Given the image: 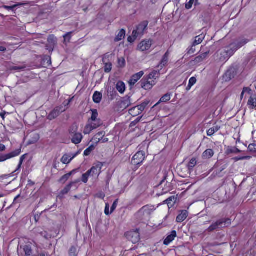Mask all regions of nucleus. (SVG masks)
Returning <instances> with one entry per match:
<instances>
[{"label":"nucleus","instance_id":"28","mask_svg":"<svg viewBox=\"0 0 256 256\" xmlns=\"http://www.w3.org/2000/svg\"><path fill=\"white\" fill-rule=\"evenodd\" d=\"M248 106L251 110L256 108V96H250L248 102Z\"/></svg>","mask_w":256,"mask_h":256},{"label":"nucleus","instance_id":"46","mask_svg":"<svg viewBox=\"0 0 256 256\" xmlns=\"http://www.w3.org/2000/svg\"><path fill=\"white\" fill-rule=\"evenodd\" d=\"M23 5L22 3H18V4H14L12 6H4V8L8 10H14V8L19 6Z\"/></svg>","mask_w":256,"mask_h":256},{"label":"nucleus","instance_id":"13","mask_svg":"<svg viewBox=\"0 0 256 256\" xmlns=\"http://www.w3.org/2000/svg\"><path fill=\"white\" fill-rule=\"evenodd\" d=\"M132 104L130 97L126 96L121 98L120 100L118 102V106L121 110H125Z\"/></svg>","mask_w":256,"mask_h":256},{"label":"nucleus","instance_id":"35","mask_svg":"<svg viewBox=\"0 0 256 256\" xmlns=\"http://www.w3.org/2000/svg\"><path fill=\"white\" fill-rule=\"evenodd\" d=\"M26 156H27V154H24L20 156V158L16 170L14 172V173H16L17 172V174H18L20 172V168L22 167V165L24 159L26 158Z\"/></svg>","mask_w":256,"mask_h":256},{"label":"nucleus","instance_id":"56","mask_svg":"<svg viewBox=\"0 0 256 256\" xmlns=\"http://www.w3.org/2000/svg\"><path fill=\"white\" fill-rule=\"evenodd\" d=\"M195 46H193V44L192 46L188 48L187 53L189 54H194L196 52V48H194Z\"/></svg>","mask_w":256,"mask_h":256},{"label":"nucleus","instance_id":"39","mask_svg":"<svg viewBox=\"0 0 256 256\" xmlns=\"http://www.w3.org/2000/svg\"><path fill=\"white\" fill-rule=\"evenodd\" d=\"M117 66L118 68H124L126 66V60L124 57L118 58Z\"/></svg>","mask_w":256,"mask_h":256},{"label":"nucleus","instance_id":"57","mask_svg":"<svg viewBox=\"0 0 256 256\" xmlns=\"http://www.w3.org/2000/svg\"><path fill=\"white\" fill-rule=\"evenodd\" d=\"M109 204H106V207L104 209V213L106 215L108 216L111 214L112 212H110V211H109Z\"/></svg>","mask_w":256,"mask_h":256},{"label":"nucleus","instance_id":"37","mask_svg":"<svg viewBox=\"0 0 256 256\" xmlns=\"http://www.w3.org/2000/svg\"><path fill=\"white\" fill-rule=\"evenodd\" d=\"M78 130V126L76 123L73 124L68 129V133L70 135L72 136L73 134L78 133L77 131Z\"/></svg>","mask_w":256,"mask_h":256},{"label":"nucleus","instance_id":"14","mask_svg":"<svg viewBox=\"0 0 256 256\" xmlns=\"http://www.w3.org/2000/svg\"><path fill=\"white\" fill-rule=\"evenodd\" d=\"M110 56V55L107 53L104 54L102 58V61L104 64V71L106 73L110 72L112 70V64L110 62H106L108 61Z\"/></svg>","mask_w":256,"mask_h":256},{"label":"nucleus","instance_id":"10","mask_svg":"<svg viewBox=\"0 0 256 256\" xmlns=\"http://www.w3.org/2000/svg\"><path fill=\"white\" fill-rule=\"evenodd\" d=\"M238 50V48L235 46L230 48V50H226L220 54L221 56L219 58L220 62H224L228 60L230 57L234 55V52Z\"/></svg>","mask_w":256,"mask_h":256},{"label":"nucleus","instance_id":"12","mask_svg":"<svg viewBox=\"0 0 256 256\" xmlns=\"http://www.w3.org/2000/svg\"><path fill=\"white\" fill-rule=\"evenodd\" d=\"M65 110L62 106H58L56 107L48 114L47 118L50 120L55 119L59 116L60 113Z\"/></svg>","mask_w":256,"mask_h":256},{"label":"nucleus","instance_id":"30","mask_svg":"<svg viewBox=\"0 0 256 256\" xmlns=\"http://www.w3.org/2000/svg\"><path fill=\"white\" fill-rule=\"evenodd\" d=\"M48 44L56 46L57 44V38L54 34H50L48 38Z\"/></svg>","mask_w":256,"mask_h":256},{"label":"nucleus","instance_id":"31","mask_svg":"<svg viewBox=\"0 0 256 256\" xmlns=\"http://www.w3.org/2000/svg\"><path fill=\"white\" fill-rule=\"evenodd\" d=\"M173 189V186L172 184L170 182H166L164 185V187L162 188V194H166L170 191H171Z\"/></svg>","mask_w":256,"mask_h":256},{"label":"nucleus","instance_id":"43","mask_svg":"<svg viewBox=\"0 0 256 256\" xmlns=\"http://www.w3.org/2000/svg\"><path fill=\"white\" fill-rule=\"evenodd\" d=\"M24 251L26 256H30L32 254V248L30 246L26 245L24 247Z\"/></svg>","mask_w":256,"mask_h":256},{"label":"nucleus","instance_id":"21","mask_svg":"<svg viewBox=\"0 0 256 256\" xmlns=\"http://www.w3.org/2000/svg\"><path fill=\"white\" fill-rule=\"evenodd\" d=\"M82 138V134L80 132H78L72 135V142L75 144H79L81 142Z\"/></svg>","mask_w":256,"mask_h":256},{"label":"nucleus","instance_id":"60","mask_svg":"<svg viewBox=\"0 0 256 256\" xmlns=\"http://www.w3.org/2000/svg\"><path fill=\"white\" fill-rule=\"evenodd\" d=\"M54 47H55V46H50L48 44H47L46 45V50H48L49 51V52H52L54 50Z\"/></svg>","mask_w":256,"mask_h":256},{"label":"nucleus","instance_id":"34","mask_svg":"<svg viewBox=\"0 0 256 256\" xmlns=\"http://www.w3.org/2000/svg\"><path fill=\"white\" fill-rule=\"evenodd\" d=\"M171 98V94L168 93L164 95L160 99V101L158 102L155 106L158 105L160 102H166L169 101Z\"/></svg>","mask_w":256,"mask_h":256},{"label":"nucleus","instance_id":"50","mask_svg":"<svg viewBox=\"0 0 256 256\" xmlns=\"http://www.w3.org/2000/svg\"><path fill=\"white\" fill-rule=\"evenodd\" d=\"M94 150V146H90L87 148L84 152V155L85 156H88L90 154L91 152Z\"/></svg>","mask_w":256,"mask_h":256},{"label":"nucleus","instance_id":"40","mask_svg":"<svg viewBox=\"0 0 256 256\" xmlns=\"http://www.w3.org/2000/svg\"><path fill=\"white\" fill-rule=\"evenodd\" d=\"M234 74H232V72L230 70H228L224 74V78L226 81H230L234 77Z\"/></svg>","mask_w":256,"mask_h":256},{"label":"nucleus","instance_id":"25","mask_svg":"<svg viewBox=\"0 0 256 256\" xmlns=\"http://www.w3.org/2000/svg\"><path fill=\"white\" fill-rule=\"evenodd\" d=\"M208 52H204L199 55L198 56L195 58L194 60H193L194 64H198L202 62L204 60H205L208 55Z\"/></svg>","mask_w":256,"mask_h":256},{"label":"nucleus","instance_id":"55","mask_svg":"<svg viewBox=\"0 0 256 256\" xmlns=\"http://www.w3.org/2000/svg\"><path fill=\"white\" fill-rule=\"evenodd\" d=\"M138 38V36H134L133 34V32H132V36H129L128 38V40L130 42H133L135 41V40Z\"/></svg>","mask_w":256,"mask_h":256},{"label":"nucleus","instance_id":"1","mask_svg":"<svg viewBox=\"0 0 256 256\" xmlns=\"http://www.w3.org/2000/svg\"><path fill=\"white\" fill-rule=\"evenodd\" d=\"M103 166V164L100 162L94 164L90 169L82 175L81 180L84 183L86 184L90 176H96L98 178L102 172V169Z\"/></svg>","mask_w":256,"mask_h":256},{"label":"nucleus","instance_id":"63","mask_svg":"<svg viewBox=\"0 0 256 256\" xmlns=\"http://www.w3.org/2000/svg\"><path fill=\"white\" fill-rule=\"evenodd\" d=\"M142 116L138 117L134 121L132 122H131L130 124L132 126H134V125L136 124L138 122H139L140 121V120L142 118Z\"/></svg>","mask_w":256,"mask_h":256},{"label":"nucleus","instance_id":"5","mask_svg":"<svg viewBox=\"0 0 256 256\" xmlns=\"http://www.w3.org/2000/svg\"><path fill=\"white\" fill-rule=\"evenodd\" d=\"M125 236L128 240L132 242L133 244H136L140 240V229L136 228L127 232L125 234Z\"/></svg>","mask_w":256,"mask_h":256},{"label":"nucleus","instance_id":"52","mask_svg":"<svg viewBox=\"0 0 256 256\" xmlns=\"http://www.w3.org/2000/svg\"><path fill=\"white\" fill-rule=\"evenodd\" d=\"M118 199H116L114 201L110 208V212H112L116 210L118 206Z\"/></svg>","mask_w":256,"mask_h":256},{"label":"nucleus","instance_id":"38","mask_svg":"<svg viewBox=\"0 0 256 256\" xmlns=\"http://www.w3.org/2000/svg\"><path fill=\"white\" fill-rule=\"evenodd\" d=\"M241 152L242 151L240 150H239L238 148L236 147H234V148L231 147V148H228L226 150V153L227 154H238V153Z\"/></svg>","mask_w":256,"mask_h":256},{"label":"nucleus","instance_id":"20","mask_svg":"<svg viewBox=\"0 0 256 256\" xmlns=\"http://www.w3.org/2000/svg\"><path fill=\"white\" fill-rule=\"evenodd\" d=\"M176 236V230L172 231L170 234H168L164 241V245H168L172 242Z\"/></svg>","mask_w":256,"mask_h":256},{"label":"nucleus","instance_id":"24","mask_svg":"<svg viewBox=\"0 0 256 256\" xmlns=\"http://www.w3.org/2000/svg\"><path fill=\"white\" fill-rule=\"evenodd\" d=\"M214 151L211 148L206 150L202 154V158L204 160L210 159L214 155Z\"/></svg>","mask_w":256,"mask_h":256},{"label":"nucleus","instance_id":"3","mask_svg":"<svg viewBox=\"0 0 256 256\" xmlns=\"http://www.w3.org/2000/svg\"><path fill=\"white\" fill-rule=\"evenodd\" d=\"M232 220L229 218H223L213 222L207 229L208 232H212L220 228L228 227L230 225Z\"/></svg>","mask_w":256,"mask_h":256},{"label":"nucleus","instance_id":"19","mask_svg":"<svg viewBox=\"0 0 256 256\" xmlns=\"http://www.w3.org/2000/svg\"><path fill=\"white\" fill-rule=\"evenodd\" d=\"M90 111L92 112V116L90 118L88 119V123H90V122H94V123L100 124V120L97 118L98 116V112L97 110L91 109Z\"/></svg>","mask_w":256,"mask_h":256},{"label":"nucleus","instance_id":"48","mask_svg":"<svg viewBox=\"0 0 256 256\" xmlns=\"http://www.w3.org/2000/svg\"><path fill=\"white\" fill-rule=\"evenodd\" d=\"M203 41V38H202L200 37V36H196L195 38V40L193 42V46H196L200 44H201Z\"/></svg>","mask_w":256,"mask_h":256},{"label":"nucleus","instance_id":"29","mask_svg":"<svg viewBox=\"0 0 256 256\" xmlns=\"http://www.w3.org/2000/svg\"><path fill=\"white\" fill-rule=\"evenodd\" d=\"M104 134L105 132L104 131L100 132L94 136L92 140L96 143H98L103 139Z\"/></svg>","mask_w":256,"mask_h":256},{"label":"nucleus","instance_id":"54","mask_svg":"<svg viewBox=\"0 0 256 256\" xmlns=\"http://www.w3.org/2000/svg\"><path fill=\"white\" fill-rule=\"evenodd\" d=\"M194 0H190L186 4V8L188 10H190L192 8V4H194Z\"/></svg>","mask_w":256,"mask_h":256},{"label":"nucleus","instance_id":"36","mask_svg":"<svg viewBox=\"0 0 256 256\" xmlns=\"http://www.w3.org/2000/svg\"><path fill=\"white\" fill-rule=\"evenodd\" d=\"M220 129V126H216L210 128L207 130V135L208 136H212L214 134L218 132Z\"/></svg>","mask_w":256,"mask_h":256},{"label":"nucleus","instance_id":"33","mask_svg":"<svg viewBox=\"0 0 256 256\" xmlns=\"http://www.w3.org/2000/svg\"><path fill=\"white\" fill-rule=\"evenodd\" d=\"M108 96L110 100H114L116 96H118L117 92L114 90V89L110 88L108 90Z\"/></svg>","mask_w":256,"mask_h":256},{"label":"nucleus","instance_id":"18","mask_svg":"<svg viewBox=\"0 0 256 256\" xmlns=\"http://www.w3.org/2000/svg\"><path fill=\"white\" fill-rule=\"evenodd\" d=\"M160 72L159 71L156 70H153L152 72H150L148 75L146 76H144L143 78H146V80H148V81H152V82L156 83V80L160 76Z\"/></svg>","mask_w":256,"mask_h":256},{"label":"nucleus","instance_id":"32","mask_svg":"<svg viewBox=\"0 0 256 256\" xmlns=\"http://www.w3.org/2000/svg\"><path fill=\"white\" fill-rule=\"evenodd\" d=\"M93 100L95 103L98 104L102 98V94L98 92H96L92 96Z\"/></svg>","mask_w":256,"mask_h":256},{"label":"nucleus","instance_id":"2","mask_svg":"<svg viewBox=\"0 0 256 256\" xmlns=\"http://www.w3.org/2000/svg\"><path fill=\"white\" fill-rule=\"evenodd\" d=\"M156 210L154 206L146 205L142 207L137 212V217L140 220L149 218L151 214Z\"/></svg>","mask_w":256,"mask_h":256},{"label":"nucleus","instance_id":"7","mask_svg":"<svg viewBox=\"0 0 256 256\" xmlns=\"http://www.w3.org/2000/svg\"><path fill=\"white\" fill-rule=\"evenodd\" d=\"M145 158V152L144 151L138 152L132 157V164L136 166L140 165Z\"/></svg>","mask_w":256,"mask_h":256},{"label":"nucleus","instance_id":"8","mask_svg":"<svg viewBox=\"0 0 256 256\" xmlns=\"http://www.w3.org/2000/svg\"><path fill=\"white\" fill-rule=\"evenodd\" d=\"M170 56V52L168 50L164 55L162 56V59L160 61L158 64L156 66V68H158V71H159V72L162 70L163 68L166 66L169 62V58Z\"/></svg>","mask_w":256,"mask_h":256},{"label":"nucleus","instance_id":"62","mask_svg":"<svg viewBox=\"0 0 256 256\" xmlns=\"http://www.w3.org/2000/svg\"><path fill=\"white\" fill-rule=\"evenodd\" d=\"M40 234L46 240H48L50 238L46 232H40Z\"/></svg>","mask_w":256,"mask_h":256},{"label":"nucleus","instance_id":"41","mask_svg":"<svg viewBox=\"0 0 256 256\" xmlns=\"http://www.w3.org/2000/svg\"><path fill=\"white\" fill-rule=\"evenodd\" d=\"M72 182H70V184H68L66 185L64 189H62L60 192V194L61 195H62V196H64L66 194H67L70 190L71 189V188H72Z\"/></svg>","mask_w":256,"mask_h":256},{"label":"nucleus","instance_id":"51","mask_svg":"<svg viewBox=\"0 0 256 256\" xmlns=\"http://www.w3.org/2000/svg\"><path fill=\"white\" fill-rule=\"evenodd\" d=\"M72 32H70L66 33L64 36V40L70 42L72 38Z\"/></svg>","mask_w":256,"mask_h":256},{"label":"nucleus","instance_id":"53","mask_svg":"<svg viewBox=\"0 0 256 256\" xmlns=\"http://www.w3.org/2000/svg\"><path fill=\"white\" fill-rule=\"evenodd\" d=\"M248 158V156H236V157H234V158L232 159L235 161V162H238V160H246Z\"/></svg>","mask_w":256,"mask_h":256},{"label":"nucleus","instance_id":"42","mask_svg":"<svg viewBox=\"0 0 256 256\" xmlns=\"http://www.w3.org/2000/svg\"><path fill=\"white\" fill-rule=\"evenodd\" d=\"M197 161L196 158H192L188 164V168L189 170H192L196 164Z\"/></svg>","mask_w":256,"mask_h":256},{"label":"nucleus","instance_id":"9","mask_svg":"<svg viewBox=\"0 0 256 256\" xmlns=\"http://www.w3.org/2000/svg\"><path fill=\"white\" fill-rule=\"evenodd\" d=\"M22 152V146L8 154L0 156V162H4L8 160L18 156Z\"/></svg>","mask_w":256,"mask_h":256},{"label":"nucleus","instance_id":"17","mask_svg":"<svg viewBox=\"0 0 256 256\" xmlns=\"http://www.w3.org/2000/svg\"><path fill=\"white\" fill-rule=\"evenodd\" d=\"M144 73L142 71H140L134 75H132L129 81V84L131 86L134 85L140 79V78L143 76Z\"/></svg>","mask_w":256,"mask_h":256},{"label":"nucleus","instance_id":"47","mask_svg":"<svg viewBox=\"0 0 256 256\" xmlns=\"http://www.w3.org/2000/svg\"><path fill=\"white\" fill-rule=\"evenodd\" d=\"M248 42L249 40L247 39H243L240 42H239L236 46L238 49L242 47V46H244V45H245Z\"/></svg>","mask_w":256,"mask_h":256},{"label":"nucleus","instance_id":"26","mask_svg":"<svg viewBox=\"0 0 256 256\" xmlns=\"http://www.w3.org/2000/svg\"><path fill=\"white\" fill-rule=\"evenodd\" d=\"M126 36V30L122 28L121 29L118 34L116 35L114 41L115 42H118L120 40H122V39H124L125 38Z\"/></svg>","mask_w":256,"mask_h":256},{"label":"nucleus","instance_id":"59","mask_svg":"<svg viewBox=\"0 0 256 256\" xmlns=\"http://www.w3.org/2000/svg\"><path fill=\"white\" fill-rule=\"evenodd\" d=\"M44 60V62L46 61L48 66H50L52 64L51 58L50 56H46Z\"/></svg>","mask_w":256,"mask_h":256},{"label":"nucleus","instance_id":"23","mask_svg":"<svg viewBox=\"0 0 256 256\" xmlns=\"http://www.w3.org/2000/svg\"><path fill=\"white\" fill-rule=\"evenodd\" d=\"M116 90L120 94H124L126 90V85L124 82L121 80L118 81L116 85Z\"/></svg>","mask_w":256,"mask_h":256},{"label":"nucleus","instance_id":"15","mask_svg":"<svg viewBox=\"0 0 256 256\" xmlns=\"http://www.w3.org/2000/svg\"><path fill=\"white\" fill-rule=\"evenodd\" d=\"M141 87L145 90H149L156 84V82L152 81H148V80L142 78L140 82Z\"/></svg>","mask_w":256,"mask_h":256},{"label":"nucleus","instance_id":"6","mask_svg":"<svg viewBox=\"0 0 256 256\" xmlns=\"http://www.w3.org/2000/svg\"><path fill=\"white\" fill-rule=\"evenodd\" d=\"M148 102H144L140 105L134 106L129 110V114L133 117L141 114L148 105Z\"/></svg>","mask_w":256,"mask_h":256},{"label":"nucleus","instance_id":"45","mask_svg":"<svg viewBox=\"0 0 256 256\" xmlns=\"http://www.w3.org/2000/svg\"><path fill=\"white\" fill-rule=\"evenodd\" d=\"M72 173V172H70L62 176L60 180V182H65L70 178Z\"/></svg>","mask_w":256,"mask_h":256},{"label":"nucleus","instance_id":"22","mask_svg":"<svg viewBox=\"0 0 256 256\" xmlns=\"http://www.w3.org/2000/svg\"><path fill=\"white\" fill-rule=\"evenodd\" d=\"M188 216V212L187 210H182L180 213L177 216L176 221L178 222H182L187 218Z\"/></svg>","mask_w":256,"mask_h":256},{"label":"nucleus","instance_id":"49","mask_svg":"<svg viewBox=\"0 0 256 256\" xmlns=\"http://www.w3.org/2000/svg\"><path fill=\"white\" fill-rule=\"evenodd\" d=\"M248 150L252 153H256V144H250L248 146Z\"/></svg>","mask_w":256,"mask_h":256},{"label":"nucleus","instance_id":"16","mask_svg":"<svg viewBox=\"0 0 256 256\" xmlns=\"http://www.w3.org/2000/svg\"><path fill=\"white\" fill-rule=\"evenodd\" d=\"M100 126V124L93 123L90 122L87 124L84 129V132L85 134H89L94 129H96Z\"/></svg>","mask_w":256,"mask_h":256},{"label":"nucleus","instance_id":"27","mask_svg":"<svg viewBox=\"0 0 256 256\" xmlns=\"http://www.w3.org/2000/svg\"><path fill=\"white\" fill-rule=\"evenodd\" d=\"M74 156H71L69 154H65L62 156L60 161L63 164H67L70 162Z\"/></svg>","mask_w":256,"mask_h":256},{"label":"nucleus","instance_id":"61","mask_svg":"<svg viewBox=\"0 0 256 256\" xmlns=\"http://www.w3.org/2000/svg\"><path fill=\"white\" fill-rule=\"evenodd\" d=\"M242 91L244 92H247L248 94H250L251 93L252 90L248 87H244Z\"/></svg>","mask_w":256,"mask_h":256},{"label":"nucleus","instance_id":"64","mask_svg":"<svg viewBox=\"0 0 256 256\" xmlns=\"http://www.w3.org/2000/svg\"><path fill=\"white\" fill-rule=\"evenodd\" d=\"M6 149V146L4 144H0V152H4Z\"/></svg>","mask_w":256,"mask_h":256},{"label":"nucleus","instance_id":"58","mask_svg":"<svg viewBox=\"0 0 256 256\" xmlns=\"http://www.w3.org/2000/svg\"><path fill=\"white\" fill-rule=\"evenodd\" d=\"M174 200V196H170L168 199H166L164 202L168 206L171 204V202Z\"/></svg>","mask_w":256,"mask_h":256},{"label":"nucleus","instance_id":"44","mask_svg":"<svg viewBox=\"0 0 256 256\" xmlns=\"http://www.w3.org/2000/svg\"><path fill=\"white\" fill-rule=\"evenodd\" d=\"M196 82V78L195 77H192L190 78L188 86L186 88L187 90H190V88Z\"/></svg>","mask_w":256,"mask_h":256},{"label":"nucleus","instance_id":"4","mask_svg":"<svg viewBox=\"0 0 256 256\" xmlns=\"http://www.w3.org/2000/svg\"><path fill=\"white\" fill-rule=\"evenodd\" d=\"M149 22L148 20H144L140 22L136 26V30H134L133 34L134 36H142L144 32L148 30V26Z\"/></svg>","mask_w":256,"mask_h":256},{"label":"nucleus","instance_id":"11","mask_svg":"<svg viewBox=\"0 0 256 256\" xmlns=\"http://www.w3.org/2000/svg\"><path fill=\"white\" fill-rule=\"evenodd\" d=\"M152 44V40L151 39L144 40L138 46V50L140 52H144L150 49Z\"/></svg>","mask_w":256,"mask_h":256}]
</instances>
